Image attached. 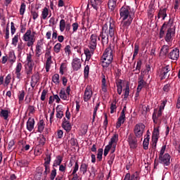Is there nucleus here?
I'll use <instances>...</instances> for the list:
<instances>
[{
	"label": "nucleus",
	"instance_id": "f257e3e1",
	"mask_svg": "<svg viewBox=\"0 0 180 180\" xmlns=\"http://www.w3.org/2000/svg\"><path fill=\"white\" fill-rule=\"evenodd\" d=\"M108 24L109 25H108V23L103 25L102 31L100 33L99 37H98V40H101V43L103 45L109 43V36L110 38L115 39V33L116 32L115 21L110 20Z\"/></svg>",
	"mask_w": 180,
	"mask_h": 180
},
{
	"label": "nucleus",
	"instance_id": "f03ea898",
	"mask_svg": "<svg viewBox=\"0 0 180 180\" xmlns=\"http://www.w3.org/2000/svg\"><path fill=\"white\" fill-rule=\"evenodd\" d=\"M120 18L122 21L120 25V30L124 32L129 29L131 25L133 18L130 15L129 8L128 6H122L120 10Z\"/></svg>",
	"mask_w": 180,
	"mask_h": 180
},
{
	"label": "nucleus",
	"instance_id": "7ed1b4c3",
	"mask_svg": "<svg viewBox=\"0 0 180 180\" xmlns=\"http://www.w3.org/2000/svg\"><path fill=\"white\" fill-rule=\"evenodd\" d=\"M113 60L112 51L111 48H107L100 59V63L103 68H108Z\"/></svg>",
	"mask_w": 180,
	"mask_h": 180
},
{
	"label": "nucleus",
	"instance_id": "20e7f679",
	"mask_svg": "<svg viewBox=\"0 0 180 180\" xmlns=\"http://www.w3.org/2000/svg\"><path fill=\"white\" fill-rule=\"evenodd\" d=\"M61 162H63V156L58 155L53 164V169L50 174V179L54 180L57 176V169L54 167H57L58 166L61 165Z\"/></svg>",
	"mask_w": 180,
	"mask_h": 180
},
{
	"label": "nucleus",
	"instance_id": "39448f33",
	"mask_svg": "<svg viewBox=\"0 0 180 180\" xmlns=\"http://www.w3.org/2000/svg\"><path fill=\"white\" fill-rule=\"evenodd\" d=\"M22 39L25 41H27V47H32L36 41L35 36L32 35V30L30 29L28 30L27 32L23 35Z\"/></svg>",
	"mask_w": 180,
	"mask_h": 180
},
{
	"label": "nucleus",
	"instance_id": "423d86ee",
	"mask_svg": "<svg viewBox=\"0 0 180 180\" xmlns=\"http://www.w3.org/2000/svg\"><path fill=\"white\" fill-rule=\"evenodd\" d=\"M146 126L143 123H139L135 125L134 128V134L136 138H141L143 136L145 131Z\"/></svg>",
	"mask_w": 180,
	"mask_h": 180
},
{
	"label": "nucleus",
	"instance_id": "0eeeda50",
	"mask_svg": "<svg viewBox=\"0 0 180 180\" xmlns=\"http://www.w3.org/2000/svg\"><path fill=\"white\" fill-rule=\"evenodd\" d=\"M160 77H161L160 79L163 80L165 79L166 78H169L170 75L169 72L171 71V67L169 65H167L166 66H162L160 69Z\"/></svg>",
	"mask_w": 180,
	"mask_h": 180
},
{
	"label": "nucleus",
	"instance_id": "6e6552de",
	"mask_svg": "<svg viewBox=\"0 0 180 180\" xmlns=\"http://www.w3.org/2000/svg\"><path fill=\"white\" fill-rule=\"evenodd\" d=\"M174 21L171 18L169 19V22H164V24L162 25V27L160 31V38L162 39L165 36V31L167 28V27H169V28H174L175 27L173 25Z\"/></svg>",
	"mask_w": 180,
	"mask_h": 180
},
{
	"label": "nucleus",
	"instance_id": "1a4fd4ad",
	"mask_svg": "<svg viewBox=\"0 0 180 180\" xmlns=\"http://www.w3.org/2000/svg\"><path fill=\"white\" fill-rule=\"evenodd\" d=\"M93 90L91 85H87L84 90V94L83 95V101L84 102H89L93 96Z\"/></svg>",
	"mask_w": 180,
	"mask_h": 180
},
{
	"label": "nucleus",
	"instance_id": "9d476101",
	"mask_svg": "<svg viewBox=\"0 0 180 180\" xmlns=\"http://www.w3.org/2000/svg\"><path fill=\"white\" fill-rule=\"evenodd\" d=\"M170 160L171 156L169 153H165L164 155L159 156V162L164 166H169L171 164Z\"/></svg>",
	"mask_w": 180,
	"mask_h": 180
},
{
	"label": "nucleus",
	"instance_id": "9b49d317",
	"mask_svg": "<svg viewBox=\"0 0 180 180\" xmlns=\"http://www.w3.org/2000/svg\"><path fill=\"white\" fill-rule=\"evenodd\" d=\"M97 39H98V37H97V34H92L90 36L89 48L91 50H93V51H94V50L97 48V44H98Z\"/></svg>",
	"mask_w": 180,
	"mask_h": 180
},
{
	"label": "nucleus",
	"instance_id": "f8f14e48",
	"mask_svg": "<svg viewBox=\"0 0 180 180\" xmlns=\"http://www.w3.org/2000/svg\"><path fill=\"white\" fill-rule=\"evenodd\" d=\"M136 138V136L132 134H129V136H128V143L131 149H136L138 147V140Z\"/></svg>",
	"mask_w": 180,
	"mask_h": 180
},
{
	"label": "nucleus",
	"instance_id": "ddd939ff",
	"mask_svg": "<svg viewBox=\"0 0 180 180\" xmlns=\"http://www.w3.org/2000/svg\"><path fill=\"white\" fill-rule=\"evenodd\" d=\"M72 67L74 71H78L82 68V61L80 58L75 57L72 61Z\"/></svg>",
	"mask_w": 180,
	"mask_h": 180
},
{
	"label": "nucleus",
	"instance_id": "4468645a",
	"mask_svg": "<svg viewBox=\"0 0 180 180\" xmlns=\"http://www.w3.org/2000/svg\"><path fill=\"white\" fill-rule=\"evenodd\" d=\"M125 111H126V106L122 110L120 116L119 117V118L117 120V122L116 124L117 129H119L121 127L122 124H124L126 120Z\"/></svg>",
	"mask_w": 180,
	"mask_h": 180
},
{
	"label": "nucleus",
	"instance_id": "2eb2a0df",
	"mask_svg": "<svg viewBox=\"0 0 180 180\" xmlns=\"http://www.w3.org/2000/svg\"><path fill=\"white\" fill-rule=\"evenodd\" d=\"M180 51L177 48L172 50L171 52L168 54V58L173 60H177L179 58Z\"/></svg>",
	"mask_w": 180,
	"mask_h": 180
},
{
	"label": "nucleus",
	"instance_id": "dca6fc26",
	"mask_svg": "<svg viewBox=\"0 0 180 180\" xmlns=\"http://www.w3.org/2000/svg\"><path fill=\"white\" fill-rule=\"evenodd\" d=\"M90 6L96 11H98L103 4V0H89Z\"/></svg>",
	"mask_w": 180,
	"mask_h": 180
},
{
	"label": "nucleus",
	"instance_id": "f3484780",
	"mask_svg": "<svg viewBox=\"0 0 180 180\" xmlns=\"http://www.w3.org/2000/svg\"><path fill=\"white\" fill-rule=\"evenodd\" d=\"M141 176L139 172H135L133 174H130L129 173L127 174L124 180H140Z\"/></svg>",
	"mask_w": 180,
	"mask_h": 180
},
{
	"label": "nucleus",
	"instance_id": "a211bd4d",
	"mask_svg": "<svg viewBox=\"0 0 180 180\" xmlns=\"http://www.w3.org/2000/svg\"><path fill=\"white\" fill-rule=\"evenodd\" d=\"M175 34V29L174 28H169L166 36H165V41L167 42H169L172 40V37Z\"/></svg>",
	"mask_w": 180,
	"mask_h": 180
},
{
	"label": "nucleus",
	"instance_id": "6ab92c4d",
	"mask_svg": "<svg viewBox=\"0 0 180 180\" xmlns=\"http://www.w3.org/2000/svg\"><path fill=\"white\" fill-rule=\"evenodd\" d=\"M62 127L68 133H69L72 129L71 124H70V121H68L66 118L63 119Z\"/></svg>",
	"mask_w": 180,
	"mask_h": 180
},
{
	"label": "nucleus",
	"instance_id": "aec40b11",
	"mask_svg": "<svg viewBox=\"0 0 180 180\" xmlns=\"http://www.w3.org/2000/svg\"><path fill=\"white\" fill-rule=\"evenodd\" d=\"M56 110V118L59 120L63 119V117L64 116V113H63L64 110L63 108V105H58Z\"/></svg>",
	"mask_w": 180,
	"mask_h": 180
},
{
	"label": "nucleus",
	"instance_id": "412c9836",
	"mask_svg": "<svg viewBox=\"0 0 180 180\" xmlns=\"http://www.w3.org/2000/svg\"><path fill=\"white\" fill-rule=\"evenodd\" d=\"M162 115V112H160V110H158L157 109L154 110V112L152 115V119L155 124L158 123V120L160 117H161Z\"/></svg>",
	"mask_w": 180,
	"mask_h": 180
},
{
	"label": "nucleus",
	"instance_id": "4be33fe9",
	"mask_svg": "<svg viewBox=\"0 0 180 180\" xmlns=\"http://www.w3.org/2000/svg\"><path fill=\"white\" fill-rule=\"evenodd\" d=\"M149 134H150V131H147V132H146L147 136L144 139V140L143 141V147L145 150H148V147H149V144H150V139Z\"/></svg>",
	"mask_w": 180,
	"mask_h": 180
},
{
	"label": "nucleus",
	"instance_id": "5701e85b",
	"mask_svg": "<svg viewBox=\"0 0 180 180\" xmlns=\"http://www.w3.org/2000/svg\"><path fill=\"white\" fill-rule=\"evenodd\" d=\"M22 65L20 62L17 63L16 68H15V74L16 75V77L18 79H21V70H22Z\"/></svg>",
	"mask_w": 180,
	"mask_h": 180
},
{
	"label": "nucleus",
	"instance_id": "b1692460",
	"mask_svg": "<svg viewBox=\"0 0 180 180\" xmlns=\"http://www.w3.org/2000/svg\"><path fill=\"white\" fill-rule=\"evenodd\" d=\"M10 113H11V111H9L8 110L1 109L0 117L4 118V120L6 121H9L8 117H9Z\"/></svg>",
	"mask_w": 180,
	"mask_h": 180
},
{
	"label": "nucleus",
	"instance_id": "393cba45",
	"mask_svg": "<svg viewBox=\"0 0 180 180\" xmlns=\"http://www.w3.org/2000/svg\"><path fill=\"white\" fill-rule=\"evenodd\" d=\"M35 121L34 118L30 117L27 122V129L32 131L34 129Z\"/></svg>",
	"mask_w": 180,
	"mask_h": 180
},
{
	"label": "nucleus",
	"instance_id": "a878e982",
	"mask_svg": "<svg viewBox=\"0 0 180 180\" xmlns=\"http://www.w3.org/2000/svg\"><path fill=\"white\" fill-rule=\"evenodd\" d=\"M52 64H53L52 56H49L47 58L46 60V64H45V70L46 72H49L50 71Z\"/></svg>",
	"mask_w": 180,
	"mask_h": 180
},
{
	"label": "nucleus",
	"instance_id": "bb28decb",
	"mask_svg": "<svg viewBox=\"0 0 180 180\" xmlns=\"http://www.w3.org/2000/svg\"><path fill=\"white\" fill-rule=\"evenodd\" d=\"M101 89L104 93L108 92V84H106V77L105 75H102V80H101Z\"/></svg>",
	"mask_w": 180,
	"mask_h": 180
},
{
	"label": "nucleus",
	"instance_id": "cd10ccee",
	"mask_svg": "<svg viewBox=\"0 0 180 180\" xmlns=\"http://www.w3.org/2000/svg\"><path fill=\"white\" fill-rule=\"evenodd\" d=\"M27 62V66H31V67H34V62L32 59V55L31 53H27V59H26Z\"/></svg>",
	"mask_w": 180,
	"mask_h": 180
},
{
	"label": "nucleus",
	"instance_id": "c85d7f7f",
	"mask_svg": "<svg viewBox=\"0 0 180 180\" xmlns=\"http://www.w3.org/2000/svg\"><path fill=\"white\" fill-rule=\"evenodd\" d=\"M118 134H115L113 135V136L111 138L110 141L108 143V145H110V146H113L114 145H115V146H117V143L118 141Z\"/></svg>",
	"mask_w": 180,
	"mask_h": 180
},
{
	"label": "nucleus",
	"instance_id": "c756f323",
	"mask_svg": "<svg viewBox=\"0 0 180 180\" xmlns=\"http://www.w3.org/2000/svg\"><path fill=\"white\" fill-rule=\"evenodd\" d=\"M8 59L10 61V63H11V65H13V63H15V62H16V56L15 55V52L10 51L8 53Z\"/></svg>",
	"mask_w": 180,
	"mask_h": 180
},
{
	"label": "nucleus",
	"instance_id": "7c9ffc66",
	"mask_svg": "<svg viewBox=\"0 0 180 180\" xmlns=\"http://www.w3.org/2000/svg\"><path fill=\"white\" fill-rule=\"evenodd\" d=\"M167 8L160 9L158 14V18L160 19V18H162V20H164L165 18H167Z\"/></svg>",
	"mask_w": 180,
	"mask_h": 180
},
{
	"label": "nucleus",
	"instance_id": "2f4dec72",
	"mask_svg": "<svg viewBox=\"0 0 180 180\" xmlns=\"http://www.w3.org/2000/svg\"><path fill=\"white\" fill-rule=\"evenodd\" d=\"M38 131L39 133H42V131L44 130L45 128V124L43 120H40L39 122H38Z\"/></svg>",
	"mask_w": 180,
	"mask_h": 180
},
{
	"label": "nucleus",
	"instance_id": "473e14b6",
	"mask_svg": "<svg viewBox=\"0 0 180 180\" xmlns=\"http://www.w3.org/2000/svg\"><path fill=\"white\" fill-rule=\"evenodd\" d=\"M49 8L47 7H44L41 11V18L43 20H46L49 16Z\"/></svg>",
	"mask_w": 180,
	"mask_h": 180
},
{
	"label": "nucleus",
	"instance_id": "72a5a7b5",
	"mask_svg": "<svg viewBox=\"0 0 180 180\" xmlns=\"http://www.w3.org/2000/svg\"><path fill=\"white\" fill-rule=\"evenodd\" d=\"M108 8L111 11H114L116 8V1L115 0H109L108 1Z\"/></svg>",
	"mask_w": 180,
	"mask_h": 180
},
{
	"label": "nucleus",
	"instance_id": "f704fd0d",
	"mask_svg": "<svg viewBox=\"0 0 180 180\" xmlns=\"http://www.w3.org/2000/svg\"><path fill=\"white\" fill-rule=\"evenodd\" d=\"M169 46L168 45H164L160 49V53L163 56H167L169 53Z\"/></svg>",
	"mask_w": 180,
	"mask_h": 180
},
{
	"label": "nucleus",
	"instance_id": "c9c22d12",
	"mask_svg": "<svg viewBox=\"0 0 180 180\" xmlns=\"http://www.w3.org/2000/svg\"><path fill=\"white\" fill-rule=\"evenodd\" d=\"M117 87V94L118 95H121L122 92V80L119 79V81L116 83Z\"/></svg>",
	"mask_w": 180,
	"mask_h": 180
},
{
	"label": "nucleus",
	"instance_id": "e433bc0d",
	"mask_svg": "<svg viewBox=\"0 0 180 180\" xmlns=\"http://www.w3.org/2000/svg\"><path fill=\"white\" fill-rule=\"evenodd\" d=\"M124 101H127V99L128 98V96L129 95V93H130V88H129V83H127L126 84V89H124Z\"/></svg>",
	"mask_w": 180,
	"mask_h": 180
},
{
	"label": "nucleus",
	"instance_id": "4c0bfd02",
	"mask_svg": "<svg viewBox=\"0 0 180 180\" xmlns=\"http://www.w3.org/2000/svg\"><path fill=\"white\" fill-rule=\"evenodd\" d=\"M159 135H160L159 129L155 128L152 134V139L158 140Z\"/></svg>",
	"mask_w": 180,
	"mask_h": 180
},
{
	"label": "nucleus",
	"instance_id": "58836bf2",
	"mask_svg": "<svg viewBox=\"0 0 180 180\" xmlns=\"http://www.w3.org/2000/svg\"><path fill=\"white\" fill-rule=\"evenodd\" d=\"M60 98L63 101H68L69 96L65 94V91L61 89L59 92Z\"/></svg>",
	"mask_w": 180,
	"mask_h": 180
},
{
	"label": "nucleus",
	"instance_id": "ea45409f",
	"mask_svg": "<svg viewBox=\"0 0 180 180\" xmlns=\"http://www.w3.org/2000/svg\"><path fill=\"white\" fill-rule=\"evenodd\" d=\"M38 82H39V75H35L32 76V82H31V86L32 88H34L36 84Z\"/></svg>",
	"mask_w": 180,
	"mask_h": 180
},
{
	"label": "nucleus",
	"instance_id": "a19ab883",
	"mask_svg": "<svg viewBox=\"0 0 180 180\" xmlns=\"http://www.w3.org/2000/svg\"><path fill=\"white\" fill-rule=\"evenodd\" d=\"M66 26V22L64 19H61L59 22V28L61 32H64Z\"/></svg>",
	"mask_w": 180,
	"mask_h": 180
},
{
	"label": "nucleus",
	"instance_id": "79ce46f5",
	"mask_svg": "<svg viewBox=\"0 0 180 180\" xmlns=\"http://www.w3.org/2000/svg\"><path fill=\"white\" fill-rule=\"evenodd\" d=\"M88 167L89 166L86 165V163H82L80 167V172L83 173V174H85L87 172Z\"/></svg>",
	"mask_w": 180,
	"mask_h": 180
},
{
	"label": "nucleus",
	"instance_id": "37998d69",
	"mask_svg": "<svg viewBox=\"0 0 180 180\" xmlns=\"http://www.w3.org/2000/svg\"><path fill=\"white\" fill-rule=\"evenodd\" d=\"M84 55L86 56V60L89 61L91 58V53L89 49H84Z\"/></svg>",
	"mask_w": 180,
	"mask_h": 180
},
{
	"label": "nucleus",
	"instance_id": "c03bdc74",
	"mask_svg": "<svg viewBox=\"0 0 180 180\" xmlns=\"http://www.w3.org/2000/svg\"><path fill=\"white\" fill-rule=\"evenodd\" d=\"M35 53H42V46L40 41H38L37 46H35Z\"/></svg>",
	"mask_w": 180,
	"mask_h": 180
},
{
	"label": "nucleus",
	"instance_id": "a18cd8bd",
	"mask_svg": "<svg viewBox=\"0 0 180 180\" xmlns=\"http://www.w3.org/2000/svg\"><path fill=\"white\" fill-rule=\"evenodd\" d=\"M103 155V148H98V153H97V159L98 160L99 162L102 161Z\"/></svg>",
	"mask_w": 180,
	"mask_h": 180
},
{
	"label": "nucleus",
	"instance_id": "49530a36",
	"mask_svg": "<svg viewBox=\"0 0 180 180\" xmlns=\"http://www.w3.org/2000/svg\"><path fill=\"white\" fill-rule=\"evenodd\" d=\"M52 81L56 84H60V75H58V74H55L52 77Z\"/></svg>",
	"mask_w": 180,
	"mask_h": 180
},
{
	"label": "nucleus",
	"instance_id": "de8ad7c7",
	"mask_svg": "<svg viewBox=\"0 0 180 180\" xmlns=\"http://www.w3.org/2000/svg\"><path fill=\"white\" fill-rule=\"evenodd\" d=\"M142 60H139L136 62V69L135 70H138L137 73L136 74H139L140 72H141V66H142Z\"/></svg>",
	"mask_w": 180,
	"mask_h": 180
},
{
	"label": "nucleus",
	"instance_id": "09e8293b",
	"mask_svg": "<svg viewBox=\"0 0 180 180\" xmlns=\"http://www.w3.org/2000/svg\"><path fill=\"white\" fill-rule=\"evenodd\" d=\"M51 162V155H46V157L44 158V165H50Z\"/></svg>",
	"mask_w": 180,
	"mask_h": 180
},
{
	"label": "nucleus",
	"instance_id": "8fccbe9b",
	"mask_svg": "<svg viewBox=\"0 0 180 180\" xmlns=\"http://www.w3.org/2000/svg\"><path fill=\"white\" fill-rule=\"evenodd\" d=\"M61 46H62V45H61L60 43L56 44L54 46V47H53L54 52H55L56 53L58 54L59 52H60V50H61Z\"/></svg>",
	"mask_w": 180,
	"mask_h": 180
},
{
	"label": "nucleus",
	"instance_id": "3c124183",
	"mask_svg": "<svg viewBox=\"0 0 180 180\" xmlns=\"http://www.w3.org/2000/svg\"><path fill=\"white\" fill-rule=\"evenodd\" d=\"M146 84V82L145 81H138V86L137 90L140 91L142 90L143 86Z\"/></svg>",
	"mask_w": 180,
	"mask_h": 180
},
{
	"label": "nucleus",
	"instance_id": "603ef678",
	"mask_svg": "<svg viewBox=\"0 0 180 180\" xmlns=\"http://www.w3.org/2000/svg\"><path fill=\"white\" fill-rule=\"evenodd\" d=\"M89 70H90V68L89 65H86V66H84V79L89 78Z\"/></svg>",
	"mask_w": 180,
	"mask_h": 180
},
{
	"label": "nucleus",
	"instance_id": "864d4df0",
	"mask_svg": "<svg viewBox=\"0 0 180 180\" xmlns=\"http://www.w3.org/2000/svg\"><path fill=\"white\" fill-rule=\"evenodd\" d=\"M46 141V139L44 135H41L40 138L39 139V143L40 146H44L45 145V143Z\"/></svg>",
	"mask_w": 180,
	"mask_h": 180
},
{
	"label": "nucleus",
	"instance_id": "5fc2aeb1",
	"mask_svg": "<svg viewBox=\"0 0 180 180\" xmlns=\"http://www.w3.org/2000/svg\"><path fill=\"white\" fill-rule=\"evenodd\" d=\"M47 94H48V90L44 89V90L42 91L41 94V97H40V100H41V101H45V100H46V96Z\"/></svg>",
	"mask_w": 180,
	"mask_h": 180
},
{
	"label": "nucleus",
	"instance_id": "6e6d98bb",
	"mask_svg": "<svg viewBox=\"0 0 180 180\" xmlns=\"http://www.w3.org/2000/svg\"><path fill=\"white\" fill-rule=\"evenodd\" d=\"M25 8H26V4L25 3H22L20 5V15H23L25 12Z\"/></svg>",
	"mask_w": 180,
	"mask_h": 180
},
{
	"label": "nucleus",
	"instance_id": "4d7b16f0",
	"mask_svg": "<svg viewBox=\"0 0 180 180\" xmlns=\"http://www.w3.org/2000/svg\"><path fill=\"white\" fill-rule=\"evenodd\" d=\"M111 148H112V146H110L109 144L105 146L104 149V153H103V155L105 157L108 156V154H109V151Z\"/></svg>",
	"mask_w": 180,
	"mask_h": 180
},
{
	"label": "nucleus",
	"instance_id": "13d9d810",
	"mask_svg": "<svg viewBox=\"0 0 180 180\" xmlns=\"http://www.w3.org/2000/svg\"><path fill=\"white\" fill-rule=\"evenodd\" d=\"M31 15L34 20L39 18V12L35 10H31Z\"/></svg>",
	"mask_w": 180,
	"mask_h": 180
},
{
	"label": "nucleus",
	"instance_id": "bf43d9fd",
	"mask_svg": "<svg viewBox=\"0 0 180 180\" xmlns=\"http://www.w3.org/2000/svg\"><path fill=\"white\" fill-rule=\"evenodd\" d=\"M64 51L68 55V56H70V55L72 53L71 46L70 45H67L64 49Z\"/></svg>",
	"mask_w": 180,
	"mask_h": 180
},
{
	"label": "nucleus",
	"instance_id": "052dcab7",
	"mask_svg": "<svg viewBox=\"0 0 180 180\" xmlns=\"http://www.w3.org/2000/svg\"><path fill=\"white\" fill-rule=\"evenodd\" d=\"M25 98V91L23 90H22L21 91L19 92L18 94V98H19V101L21 102L24 100Z\"/></svg>",
	"mask_w": 180,
	"mask_h": 180
},
{
	"label": "nucleus",
	"instance_id": "680f3d73",
	"mask_svg": "<svg viewBox=\"0 0 180 180\" xmlns=\"http://www.w3.org/2000/svg\"><path fill=\"white\" fill-rule=\"evenodd\" d=\"M167 103V100L163 101L162 103H161L160 108H159L158 111H160L161 112H162L164 109H165V107Z\"/></svg>",
	"mask_w": 180,
	"mask_h": 180
},
{
	"label": "nucleus",
	"instance_id": "e2e57ef3",
	"mask_svg": "<svg viewBox=\"0 0 180 180\" xmlns=\"http://www.w3.org/2000/svg\"><path fill=\"white\" fill-rule=\"evenodd\" d=\"M32 70H33V66H28L27 70V78H30V75L32 74Z\"/></svg>",
	"mask_w": 180,
	"mask_h": 180
},
{
	"label": "nucleus",
	"instance_id": "0e129e2a",
	"mask_svg": "<svg viewBox=\"0 0 180 180\" xmlns=\"http://www.w3.org/2000/svg\"><path fill=\"white\" fill-rule=\"evenodd\" d=\"M19 164L20 167H27L28 165V162L25 160H21L19 161Z\"/></svg>",
	"mask_w": 180,
	"mask_h": 180
},
{
	"label": "nucleus",
	"instance_id": "69168bd1",
	"mask_svg": "<svg viewBox=\"0 0 180 180\" xmlns=\"http://www.w3.org/2000/svg\"><path fill=\"white\" fill-rule=\"evenodd\" d=\"M78 170H79V165H78V160H77L75 162V165L74 166V170H73L72 174H76V173Z\"/></svg>",
	"mask_w": 180,
	"mask_h": 180
},
{
	"label": "nucleus",
	"instance_id": "338daca9",
	"mask_svg": "<svg viewBox=\"0 0 180 180\" xmlns=\"http://www.w3.org/2000/svg\"><path fill=\"white\" fill-rule=\"evenodd\" d=\"M23 49H25V46L23 45L22 42L19 43L18 45V51L21 53Z\"/></svg>",
	"mask_w": 180,
	"mask_h": 180
},
{
	"label": "nucleus",
	"instance_id": "774afa93",
	"mask_svg": "<svg viewBox=\"0 0 180 180\" xmlns=\"http://www.w3.org/2000/svg\"><path fill=\"white\" fill-rule=\"evenodd\" d=\"M18 41V36L15 35L13 39H12V44L14 46L17 45V43Z\"/></svg>",
	"mask_w": 180,
	"mask_h": 180
}]
</instances>
